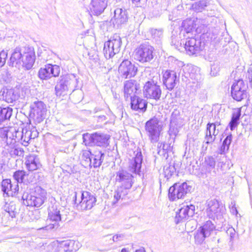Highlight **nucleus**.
I'll list each match as a JSON object with an SVG mask.
<instances>
[{
  "label": "nucleus",
  "instance_id": "23",
  "mask_svg": "<svg viewBox=\"0 0 252 252\" xmlns=\"http://www.w3.org/2000/svg\"><path fill=\"white\" fill-rule=\"evenodd\" d=\"M135 56L140 62H149L153 58V50L150 48H136Z\"/></svg>",
  "mask_w": 252,
  "mask_h": 252
},
{
  "label": "nucleus",
  "instance_id": "34",
  "mask_svg": "<svg viewBox=\"0 0 252 252\" xmlns=\"http://www.w3.org/2000/svg\"><path fill=\"white\" fill-rule=\"evenodd\" d=\"M241 109H238L233 112L231 121L229 123L230 128L233 130L238 125L239 120L241 116Z\"/></svg>",
  "mask_w": 252,
  "mask_h": 252
},
{
  "label": "nucleus",
  "instance_id": "54",
  "mask_svg": "<svg viewBox=\"0 0 252 252\" xmlns=\"http://www.w3.org/2000/svg\"><path fill=\"white\" fill-rule=\"evenodd\" d=\"M226 233L229 235L230 240L232 241L235 236V230L233 227H230L227 230Z\"/></svg>",
  "mask_w": 252,
  "mask_h": 252
},
{
  "label": "nucleus",
  "instance_id": "48",
  "mask_svg": "<svg viewBox=\"0 0 252 252\" xmlns=\"http://www.w3.org/2000/svg\"><path fill=\"white\" fill-rule=\"evenodd\" d=\"M7 57V52L2 50L0 52V66L1 67L5 64Z\"/></svg>",
  "mask_w": 252,
  "mask_h": 252
},
{
  "label": "nucleus",
  "instance_id": "29",
  "mask_svg": "<svg viewBox=\"0 0 252 252\" xmlns=\"http://www.w3.org/2000/svg\"><path fill=\"white\" fill-rule=\"evenodd\" d=\"M122 42V39L120 35L115 33L105 42L104 47H121Z\"/></svg>",
  "mask_w": 252,
  "mask_h": 252
},
{
  "label": "nucleus",
  "instance_id": "19",
  "mask_svg": "<svg viewBox=\"0 0 252 252\" xmlns=\"http://www.w3.org/2000/svg\"><path fill=\"white\" fill-rule=\"evenodd\" d=\"M139 85L134 80H128L125 82L124 87V97L126 100L136 96L135 94L139 89Z\"/></svg>",
  "mask_w": 252,
  "mask_h": 252
},
{
  "label": "nucleus",
  "instance_id": "63",
  "mask_svg": "<svg viewBox=\"0 0 252 252\" xmlns=\"http://www.w3.org/2000/svg\"><path fill=\"white\" fill-rule=\"evenodd\" d=\"M173 19V15L172 14H169L168 16V20L169 21H171V26L172 27V19Z\"/></svg>",
  "mask_w": 252,
  "mask_h": 252
},
{
  "label": "nucleus",
  "instance_id": "17",
  "mask_svg": "<svg viewBox=\"0 0 252 252\" xmlns=\"http://www.w3.org/2000/svg\"><path fill=\"white\" fill-rule=\"evenodd\" d=\"M1 191L4 197L15 196L18 194L19 185L17 183L12 182L10 179H4L1 182Z\"/></svg>",
  "mask_w": 252,
  "mask_h": 252
},
{
  "label": "nucleus",
  "instance_id": "4",
  "mask_svg": "<svg viewBox=\"0 0 252 252\" xmlns=\"http://www.w3.org/2000/svg\"><path fill=\"white\" fill-rule=\"evenodd\" d=\"M64 209L62 207L58 208L57 205H54L49 208L48 217L52 223L48 226V229H57L59 226V222L66 220V214H63Z\"/></svg>",
  "mask_w": 252,
  "mask_h": 252
},
{
  "label": "nucleus",
  "instance_id": "7",
  "mask_svg": "<svg viewBox=\"0 0 252 252\" xmlns=\"http://www.w3.org/2000/svg\"><path fill=\"white\" fill-rule=\"evenodd\" d=\"M40 191V193L35 191L32 194L24 192L22 197L24 204L35 207H40L44 202L46 197L44 190Z\"/></svg>",
  "mask_w": 252,
  "mask_h": 252
},
{
  "label": "nucleus",
  "instance_id": "53",
  "mask_svg": "<svg viewBox=\"0 0 252 252\" xmlns=\"http://www.w3.org/2000/svg\"><path fill=\"white\" fill-rule=\"evenodd\" d=\"M10 78L11 77H10V74L6 72L5 74L2 75L1 82H2L3 83L8 84L10 81Z\"/></svg>",
  "mask_w": 252,
  "mask_h": 252
},
{
  "label": "nucleus",
  "instance_id": "3",
  "mask_svg": "<svg viewBox=\"0 0 252 252\" xmlns=\"http://www.w3.org/2000/svg\"><path fill=\"white\" fill-rule=\"evenodd\" d=\"M11 133H9V135H7L4 130L0 129V136L5 138L6 144L4 146V149L12 158L23 157L24 155V151L23 148L16 144L18 141L11 137Z\"/></svg>",
  "mask_w": 252,
  "mask_h": 252
},
{
  "label": "nucleus",
  "instance_id": "25",
  "mask_svg": "<svg viewBox=\"0 0 252 252\" xmlns=\"http://www.w3.org/2000/svg\"><path fill=\"white\" fill-rule=\"evenodd\" d=\"M187 69L189 70V77L196 81V87L197 88H200L201 87V82L202 80V76L199 72V70L197 66L188 65L183 69ZM193 84H195V82H193Z\"/></svg>",
  "mask_w": 252,
  "mask_h": 252
},
{
  "label": "nucleus",
  "instance_id": "11",
  "mask_svg": "<svg viewBox=\"0 0 252 252\" xmlns=\"http://www.w3.org/2000/svg\"><path fill=\"white\" fill-rule=\"evenodd\" d=\"M143 92L145 97L155 100L159 99L161 94L160 86L153 81H148L145 84Z\"/></svg>",
  "mask_w": 252,
  "mask_h": 252
},
{
  "label": "nucleus",
  "instance_id": "43",
  "mask_svg": "<svg viewBox=\"0 0 252 252\" xmlns=\"http://www.w3.org/2000/svg\"><path fill=\"white\" fill-rule=\"evenodd\" d=\"M173 111L170 114H169L168 115L166 114L165 115V122H169V130L168 131V133H169V135L171 136L172 135V134H173V128L172 127V120H173Z\"/></svg>",
  "mask_w": 252,
  "mask_h": 252
},
{
  "label": "nucleus",
  "instance_id": "26",
  "mask_svg": "<svg viewBox=\"0 0 252 252\" xmlns=\"http://www.w3.org/2000/svg\"><path fill=\"white\" fill-rule=\"evenodd\" d=\"M106 5L105 0H92L90 10L94 15L98 16L104 11Z\"/></svg>",
  "mask_w": 252,
  "mask_h": 252
},
{
  "label": "nucleus",
  "instance_id": "21",
  "mask_svg": "<svg viewBox=\"0 0 252 252\" xmlns=\"http://www.w3.org/2000/svg\"><path fill=\"white\" fill-rule=\"evenodd\" d=\"M195 206L191 205L182 207L176 212L174 221L178 223L184 219H187L189 217H192L194 214Z\"/></svg>",
  "mask_w": 252,
  "mask_h": 252
},
{
  "label": "nucleus",
  "instance_id": "13",
  "mask_svg": "<svg viewBox=\"0 0 252 252\" xmlns=\"http://www.w3.org/2000/svg\"><path fill=\"white\" fill-rule=\"evenodd\" d=\"M247 86L243 80L239 79L234 83L231 87V95L233 98L240 101L247 97Z\"/></svg>",
  "mask_w": 252,
  "mask_h": 252
},
{
  "label": "nucleus",
  "instance_id": "51",
  "mask_svg": "<svg viewBox=\"0 0 252 252\" xmlns=\"http://www.w3.org/2000/svg\"><path fill=\"white\" fill-rule=\"evenodd\" d=\"M232 141V135L229 134L226 136V137L223 140L222 144L223 145L226 146V151L229 149V146Z\"/></svg>",
  "mask_w": 252,
  "mask_h": 252
},
{
  "label": "nucleus",
  "instance_id": "35",
  "mask_svg": "<svg viewBox=\"0 0 252 252\" xmlns=\"http://www.w3.org/2000/svg\"><path fill=\"white\" fill-rule=\"evenodd\" d=\"M191 187L188 186L186 183H183L179 185L177 191V197L178 199L183 198L185 194L189 192Z\"/></svg>",
  "mask_w": 252,
  "mask_h": 252
},
{
  "label": "nucleus",
  "instance_id": "18",
  "mask_svg": "<svg viewBox=\"0 0 252 252\" xmlns=\"http://www.w3.org/2000/svg\"><path fill=\"white\" fill-rule=\"evenodd\" d=\"M128 12L125 9L117 8L115 10L114 16L111 21L115 28L119 29L126 24L128 20Z\"/></svg>",
  "mask_w": 252,
  "mask_h": 252
},
{
  "label": "nucleus",
  "instance_id": "24",
  "mask_svg": "<svg viewBox=\"0 0 252 252\" xmlns=\"http://www.w3.org/2000/svg\"><path fill=\"white\" fill-rule=\"evenodd\" d=\"M130 100L131 108L132 110L139 113H143L146 110L147 102L146 100L137 96Z\"/></svg>",
  "mask_w": 252,
  "mask_h": 252
},
{
  "label": "nucleus",
  "instance_id": "64",
  "mask_svg": "<svg viewBox=\"0 0 252 252\" xmlns=\"http://www.w3.org/2000/svg\"><path fill=\"white\" fill-rule=\"evenodd\" d=\"M135 252H145V249L143 248H142L139 250H136Z\"/></svg>",
  "mask_w": 252,
  "mask_h": 252
},
{
  "label": "nucleus",
  "instance_id": "5",
  "mask_svg": "<svg viewBox=\"0 0 252 252\" xmlns=\"http://www.w3.org/2000/svg\"><path fill=\"white\" fill-rule=\"evenodd\" d=\"M75 204L77 208L81 211L90 210L95 204L96 199L91 192L86 191H81V200L77 201V192H75Z\"/></svg>",
  "mask_w": 252,
  "mask_h": 252
},
{
  "label": "nucleus",
  "instance_id": "12",
  "mask_svg": "<svg viewBox=\"0 0 252 252\" xmlns=\"http://www.w3.org/2000/svg\"><path fill=\"white\" fill-rule=\"evenodd\" d=\"M206 212L207 216L214 220L220 218L223 213V206L220 205L216 199H212L207 201Z\"/></svg>",
  "mask_w": 252,
  "mask_h": 252
},
{
  "label": "nucleus",
  "instance_id": "40",
  "mask_svg": "<svg viewBox=\"0 0 252 252\" xmlns=\"http://www.w3.org/2000/svg\"><path fill=\"white\" fill-rule=\"evenodd\" d=\"M103 52L106 59H109L119 52V48H103Z\"/></svg>",
  "mask_w": 252,
  "mask_h": 252
},
{
  "label": "nucleus",
  "instance_id": "62",
  "mask_svg": "<svg viewBox=\"0 0 252 252\" xmlns=\"http://www.w3.org/2000/svg\"><path fill=\"white\" fill-rule=\"evenodd\" d=\"M177 62L176 63L178 64V65L179 66V67H183V66H184V64L183 62L179 61L177 60L174 61V62Z\"/></svg>",
  "mask_w": 252,
  "mask_h": 252
},
{
  "label": "nucleus",
  "instance_id": "32",
  "mask_svg": "<svg viewBox=\"0 0 252 252\" xmlns=\"http://www.w3.org/2000/svg\"><path fill=\"white\" fill-rule=\"evenodd\" d=\"M150 32L152 37V41L157 45L161 44V40L163 36V30L162 29H151Z\"/></svg>",
  "mask_w": 252,
  "mask_h": 252
},
{
  "label": "nucleus",
  "instance_id": "8",
  "mask_svg": "<svg viewBox=\"0 0 252 252\" xmlns=\"http://www.w3.org/2000/svg\"><path fill=\"white\" fill-rule=\"evenodd\" d=\"M109 139L108 135L101 133L95 132L91 134L86 133L83 135V142L88 146H102L107 143Z\"/></svg>",
  "mask_w": 252,
  "mask_h": 252
},
{
  "label": "nucleus",
  "instance_id": "46",
  "mask_svg": "<svg viewBox=\"0 0 252 252\" xmlns=\"http://www.w3.org/2000/svg\"><path fill=\"white\" fill-rule=\"evenodd\" d=\"M92 155L91 153L88 151H84L82 154V158L89 163V165H91L92 162Z\"/></svg>",
  "mask_w": 252,
  "mask_h": 252
},
{
  "label": "nucleus",
  "instance_id": "44",
  "mask_svg": "<svg viewBox=\"0 0 252 252\" xmlns=\"http://www.w3.org/2000/svg\"><path fill=\"white\" fill-rule=\"evenodd\" d=\"M211 125L207 124V132L205 137L206 143L209 144L212 143L215 139V137L213 138L211 135L212 131L210 130V126Z\"/></svg>",
  "mask_w": 252,
  "mask_h": 252
},
{
  "label": "nucleus",
  "instance_id": "14",
  "mask_svg": "<svg viewBox=\"0 0 252 252\" xmlns=\"http://www.w3.org/2000/svg\"><path fill=\"white\" fill-rule=\"evenodd\" d=\"M60 72V68L58 65L48 64L40 68L38 76L41 80H47L52 77L58 76Z\"/></svg>",
  "mask_w": 252,
  "mask_h": 252
},
{
  "label": "nucleus",
  "instance_id": "41",
  "mask_svg": "<svg viewBox=\"0 0 252 252\" xmlns=\"http://www.w3.org/2000/svg\"><path fill=\"white\" fill-rule=\"evenodd\" d=\"M184 50V52L185 51L186 53L188 54L189 56H192L196 57L197 56H200L202 55V52H203V50L201 48H182Z\"/></svg>",
  "mask_w": 252,
  "mask_h": 252
},
{
  "label": "nucleus",
  "instance_id": "6",
  "mask_svg": "<svg viewBox=\"0 0 252 252\" xmlns=\"http://www.w3.org/2000/svg\"><path fill=\"white\" fill-rule=\"evenodd\" d=\"M145 129L152 143L158 141L162 126L157 118L154 117L148 121L145 124Z\"/></svg>",
  "mask_w": 252,
  "mask_h": 252
},
{
  "label": "nucleus",
  "instance_id": "2",
  "mask_svg": "<svg viewBox=\"0 0 252 252\" xmlns=\"http://www.w3.org/2000/svg\"><path fill=\"white\" fill-rule=\"evenodd\" d=\"M77 86V79L74 76L68 75L61 76L55 86V92L57 96L63 95L68 91H73Z\"/></svg>",
  "mask_w": 252,
  "mask_h": 252
},
{
  "label": "nucleus",
  "instance_id": "47",
  "mask_svg": "<svg viewBox=\"0 0 252 252\" xmlns=\"http://www.w3.org/2000/svg\"><path fill=\"white\" fill-rule=\"evenodd\" d=\"M64 249L66 250V252H71L72 251V248H70V246L72 245L74 242L71 240H67L60 242Z\"/></svg>",
  "mask_w": 252,
  "mask_h": 252
},
{
  "label": "nucleus",
  "instance_id": "36",
  "mask_svg": "<svg viewBox=\"0 0 252 252\" xmlns=\"http://www.w3.org/2000/svg\"><path fill=\"white\" fill-rule=\"evenodd\" d=\"M22 57V54L18 50H15L12 54L10 61L8 63L9 65L11 66H16V64L20 62Z\"/></svg>",
  "mask_w": 252,
  "mask_h": 252
},
{
  "label": "nucleus",
  "instance_id": "61",
  "mask_svg": "<svg viewBox=\"0 0 252 252\" xmlns=\"http://www.w3.org/2000/svg\"><path fill=\"white\" fill-rule=\"evenodd\" d=\"M220 154H223L225 152V151H226V146L223 145V144H222L220 149Z\"/></svg>",
  "mask_w": 252,
  "mask_h": 252
},
{
  "label": "nucleus",
  "instance_id": "10",
  "mask_svg": "<svg viewBox=\"0 0 252 252\" xmlns=\"http://www.w3.org/2000/svg\"><path fill=\"white\" fill-rule=\"evenodd\" d=\"M215 229V225L211 221H207L199 229L194 236L195 242L197 244H202L206 238L210 236Z\"/></svg>",
  "mask_w": 252,
  "mask_h": 252
},
{
  "label": "nucleus",
  "instance_id": "56",
  "mask_svg": "<svg viewBox=\"0 0 252 252\" xmlns=\"http://www.w3.org/2000/svg\"><path fill=\"white\" fill-rule=\"evenodd\" d=\"M125 237L123 234H116L113 237V242H118L119 241L122 240Z\"/></svg>",
  "mask_w": 252,
  "mask_h": 252
},
{
  "label": "nucleus",
  "instance_id": "22",
  "mask_svg": "<svg viewBox=\"0 0 252 252\" xmlns=\"http://www.w3.org/2000/svg\"><path fill=\"white\" fill-rule=\"evenodd\" d=\"M136 152L135 157L129 162L128 169L132 173L138 174L140 171L143 158L140 150H137Z\"/></svg>",
  "mask_w": 252,
  "mask_h": 252
},
{
  "label": "nucleus",
  "instance_id": "1",
  "mask_svg": "<svg viewBox=\"0 0 252 252\" xmlns=\"http://www.w3.org/2000/svg\"><path fill=\"white\" fill-rule=\"evenodd\" d=\"M0 129L4 130L6 134L11 133L12 137L18 142H20L24 146H27L32 139L38 136V132L34 128L29 129L27 128H23L21 131L16 129L15 127H4Z\"/></svg>",
  "mask_w": 252,
  "mask_h": 252
},
{
  "label": "nucleus",
  "instance_id": "39",
  "mask_svg": "<svg viewBox=\"0 0 252 252\" xmlns=\"http://www.w3.org/2000/svg\"><path fill=\"white\" fill-rule=\"evenodd\" d=\"M207 5L208 2L206 0H201L193 3L191 5V8L196 12H201L205 9Z\"/></svg>",
  "mask_w": 252,
  "mask_h": 252
},
{
  "label": "nucleus",
  "instance_id": "30",
  "mask_svg": "<svg viewBox=\"0 0 252 252\" xmlns=\"http://www.w3.org/2000/svg\"><path fill=\"white\" fill-rule=\"evenodd\" d=\"M12 112L13 109L11 107H0V125L9 120Z\"/></svg>",
  "mask_w": 252,
  "mask_h": 252
},
{
  "label": "nucleus",
  "instance_id": "33",
  "mask_svg": "<svg viewBox=\"0 0 252 252\" xmlns=\"http://www.w3.org/2000/svg\"><path fill=\"white\" fill-rule=\"evenodd\" d=\"M104 154L101 151H96L92 155V162L94 168L99 167L104 159Z\"/></svg>",
  "mask_w": 252,
  "mask_h": 252
},
{
  "label": "nucleus",
  "instance_id": "55",
  "mask_svg": "<svg viewBox=\"0 0 252 252\" xmlns=\"http://www.w3.org/2000/svg\"><path fill=\"white\" fill-rule=\"evenodd\" d=\"M230 208L231 213L237 216L238 212L235 206V203L234 202H231V205H230Z\"/></svg>",
  "mask_w": 252,
  "mask_h": 252
},
{
  "label": "nucleus",
  "instance_id": "28",
  "mask_svg": "<svg viewBox=\"0 0 252 252\" xmlns=\"http://www.w3.org/2000/svg\"><path fill=\"white\" fill-rule=\"evenodd\" d=\"M27 169L30 171L37 170L40 166L38 158L34 155L28 157L25 161Z\"/></svg>",
  "mask_w": 252,
  "mask_h": 252
},
{
  "label": "nucleus",
  "instance_id": "31",
  "mask_svg": "<svg viewBox=\"0 0 252 252\" xmlns=\"http://www.w3.org/2000/svg\"><path fill=\"white\" fill-rule=\"evenodd\" d=\"M171 72V70H166L163 74V84L170 91L173 89V76L172 75Z\"/></svg>",
  "mask_w": 252,
  "mask_h": 252
},
{
  "label": "nucleus",
  "instance_id": "9",
  "mask_svg": "<svg viewBox=\"0 0 252 252\" xmlns=\"http://www.w3.org/2000/svg\"><path fill=\"white\" fill-rule=\"evenodd\" d=\"M199 21L196 19L192 20L191 19L184 20L182 24V30L187 33H191L192 35L206 32L205 27L204 25H199Z\"/></svg>",
  "mask_w": 252,
  "mask_h": 252
},
{
  "label": "nucleus",
  "instance_id": "59",
  "mask_svg": "<svg viewBox=\"0 0 252 252\" xmlns=\"http://www.w3.org/2000/svg\"><path fill=\"white\" fill-rule=\"evenodd\" d=\"M208 124L211 125L210 126V128L213 126L214 129V131H213V135L215 137L219 133V130L216 129V124L213 123H208Z\"/></svg>",
  "mask_w": 252,
  "mask_h": 252
},
{
  "label": "nucleus",
  "instance_id": "45",
  "mask_svg": "<svg viewBox=\"0 0 252 252\" xmlns=\"http://www.w3.org/2000/svg\"><path fill=\"white\" fill-rule=\"evenodd\" d=\"M205 163L210 169H214L216 165L215 158L211 156L207 157L205 158Z\"/></svg>",
  "mask_w": 252,
  "mask_h": 252
},
{
  "label": "nucleus",
  "instance_id": "58",
  "mask_svg": "<svg viewBox=\"0 0 252 252\" xmlns=\"http://www.w3.org/2000/svg\"><path fill=\"white\" fill-rule=\"evenodd\" d=\"M173 186H171L168 190V197L170 201H173Z\"/></svg>",
  "mask_w": 252,
  "mask_h": 252
},
{
  "label": "nucleus",
  "instance_id": "37",
  "mask_svg": "<svg viewBox=\"0 0 252 252\" xmlns=\"http://www.w3.org/2000/svg\"><path fill=\"white\" fill-rule=\"evenodd\" d=\"M128 189L123 187H119L114 192V198L115 201L114 203L117 202L120 199H123L128 193Z\"/></svg>",
  "mask_w": 252,
  "mask_h": 252
},
{
  "label": "nucleus",
  "instance_id": "60",
  "mask_svg": "<svg viewBox=\"0 0 252 252\" xmlns=\"http://www.w3.org/2000/svg\"><path fill=\"white\" fill-rule=\"evenodd\" d=\"M139 47H153V46L151 45H149V42L145 41L144 43H143L140 45Z\"/></svg>",
  "mask_w": 252,
  "mask_h": 252
},
{
  "label": "nucleus",
  "instance_id": "20",
  "mask_svg": "<svg viewBox=\"0 0 252 252\" xmlns=\"http://www.w3.org/2000/svg\"><path fill=\"white\" fill-rule=\"evenodd\" d=\"M132 175L125 170L119 171L116 174V180L121 184V187L129 189L133 184Z\"/></svg>",
  "mask_w": 252,
  "mask_h": 252
},
{
  "label": "nucleus",
  "instance_id": "16",
  "mask_svg": "<svg viewBox=\"0 0 252 252\" xmlns=\"http://www.w3.org/2000/svg\"><path fill=\"white\" fill-rule=\"evenodd\" d=\"M118 71L123 78H129L136 75L137 68L130 61L125 60L120 64Z\"/></svg>",
  "mask_w": 252,
  "mask_h": 252
},
{
  "label": "nucleus",
  "instance_id": "50",
  "mask_svg": "<svg viewBox=\"0 0 252 252\" xmlns=\"http://www.w3.org/2000/svg\"><path fill=\"white\" fill-rule=\"evenodd\" d=\"M56 242H53L46 246L48 252H56Z\"/></svg>",
  "mask_w": 252,
  "mask_h": 252
},
{
  "label": "nucleus",
  "instance_id": "15",
  "mask_svg": "<svg viewBox=\"0 0 252 252\" xmlns=\"http://www.w3.org/2000/svg\"><path fill=\"white\" fill-rule=\"evenodd\" d=\"M46 107L42 101L34 102L31 106V116L38 123L42 122L46 113Z\"/></svg>",
  "mask_w": 252,
  "mask_h": 252
},
{
  "label": "nucleus",
  "instance_id": "49",
  "mask_svg": "<svg viewBox=\"0 0 252 252\" xmlns=\"http://www.w3.org/2000/svg\"><path fill=\"white\" fill-rule=\"evenodd\" d=\"M220 71V66L218 63H214L211 65V74L214 76L217 74L218 72Z\"/></svg>",
  "mask_w": 252,
  "mask_h": 252
},
{
  "label": "nucleus",
  "instance_id": "42",
  "mask_svg": "<svg viewBox=\"0 0 252 252\" xmlns=\"http://www.w3.org/2000/svg\"><path fill=\"white\" fill-rule=\"evenodd\" d=\"M26 175V172L24 170H18L14 173L13 178L16 180L15 182L22 183Z\"/></svg>",
  "mask_w": 252,
  "mask_h": 252
},
{
  "label": "nucleus",
  "instance_id": "38",
  "mask_svg": "<svg viewBox=\"0 0 252 252\" xmlns=\"http://www.w3.org/2000/svg\"><path fill=\"white\" fill-rule=\"evenodd\" d=\"M18 97L19 95L13 89L8 90L5 95V101L8 103H12L17 100Z\"/></svg>",
  "mask_w": 252,
  "mask_h": 252
},
{
  "label": "nucleus",
  "instance_id": "27",
  "mask_svg": "<svg viewBox=\"0 0 252 252\" xmlns=\"http://www.w3.org/2000/svg\"><path fill=\"white\" fill-rule=\"evenodd\" d=\"M27 52L25 53V58L23 61V67L26 70L32 68L35 59V53L31 48H28Z\"/></svg>",
  "mask_w": 252,
  "mask_h": 252
},
{
  "label": "nucleus",
  "instance_id": "57",
  "mask_svg": "<svg viewBox=\"0 0 252 252\" xmlns=\"http://www.w3.org/2000/svg\"><path fill=\"white\" fill-rule=\"evenodd\" d=\"M56 252H66L60 243L56 242Z\"/></svg>",
  "mask_w": 252,
  "mask_h": 252
},
{
  "label": "nucleus",
  "instance_id": "52",
  "mask_svg": "<svg viewBox=\"0 0 252 252\" xmlns=\"http://www.w3.org/2000/svg\"><path fill=\"white\" fill-rule=\"evenodd\" d=\"M195 42V40L194 39H190L188 40H186L184 47H198L196 46Z\"/></svg>",
  "mask_w": 252,
  "mask_h": 252
}]
</instances>
